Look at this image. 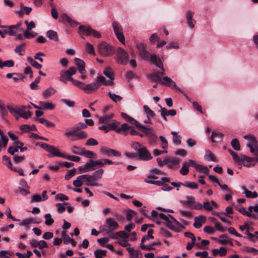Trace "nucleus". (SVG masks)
I'll return each mask as SVG.
<instances>
[{
    "label": "nucleus",
    "instance_id": "obj_14",
    "mask_svg": "<svg viewBox=\"0 0 258 258\" xmlns=\"http://www.w3.org/2000/svg\"><path fill=\"white\" fill-rule=\"evenodd\" d=\"M139 131L145 133L146 136L148 137L149 142L151 144H153L156 142L158 137L154 132L152 128H148L143 125Z\"/></svg>",
    "mask_w": 258,
    "mask_h": 258
},
{
    "label": "nucleus",
    "instance_id": "obj_63",
    "mask_svg": "<svg viewBox=\"0 0 258 258\" xmlns=\"http://www.w3.org/2000/svg\"><path fill=\"white\" fill-rule=\"evenodd\" d=\"M62 238H63V243L66 244L70 243L71 238L66 231H62L61 233Z\"/></svg>",
    "mask_w": 258,
    "mask_h": 258
},
{
    "label": "nucleus",
    "instance_id": "obj_25",
    "mask_svg": "<svg viewBox=\"0 0 258 258\" xmlns=\"http://www.w3.org/2000/svg\"><path fill=\"white\" fill-rule=\"evenodd\" d=\"M194 13L191 11H188L186 13V19L187 23L188 26L191 28L193 29L195 27V21L193 19Z\"/></svg>",
    "mask_w": 258,
    "mask_h": 258
},
{
    "label": "nucleus",
    "instance_id": "obj_45",
    "mask_svg": "<svg viewBox=\"0 0 258 258\" xmlns=\"http://www.w3.org/2000/svg\"><path fill=\"white\" fill-rule=\"evenodd\" d=\"M85 49L89 54L93 55H95L94 47L91 44L88 42L86 43L85 44Z\"/></svg>",
    "mask_w": 258,
    "mask_h": 258
},
{
    "label": "nucleus",
    "instance_id": "obj_16",
    "mask_svg": "<svg viewBox=\"0 0 258 258\" xmlns=\"http://www.w3.org/2000/svg\"><path fill=\"white\" fill-rule=\"evenodd\" d=\"M138 159L144 161L150 160L152 158L151 154L145 146L142 147L137 153Z\"/></svg>",
    "mask_w": 258,
    "mask_h": 258
},
{
    "label": "nucleus",
    "instance_id": "obj_13",
    "mask_svg": "<svg viewBox=\"0 0 258 258\" xmlns=\"http://www.w3.org/2000/svg\"><path fill=\"white\" fill-rule=\"evenodd\" d=\"M112 25L114 32L118 40L121 43L124 44L125 39L123 34V30L121 26L116 22H113Z\"/></svg>",
    "mask_w": 258,
    "mask_h": 258
},
{
    "label": "nucleus",
    "instance_id": "obj_1",
    "mask_svg": "<svg viewBox=\"0 0 258 258\" xmlns=\"http://www.w3.org/2000/svg\"><path fill=\"white\" fill-rule=\"evenodd\" d=\"M136 46L139 55L143 59L150 61L162 70V72H156L152 75V78L154 81L161 83L163 80V76L165 74L161 59L157 57L156 54H151L148 51L146 50L147 46L146 44L138 42L136 43Z\"/></svg>",
    "mask_w": 258,
    "mask_h": 258
},
{
    "label": "nucleus",
    "instance_id": "obj_27",
    "mask_svg": "<svg viewBox=\"0 0 258 258\" xmlns=\"http://www.w3.org/2000/svg\"><path fill=\"white\" fill-rule=\"evenodd\" d=\"M194 220L195 222L194 226L196 228H200L202 227L203 224L205 223L206 218L204 216H200L199 217H196Z\"/></svg>",
    "mask_w": 258,
    "mask_h": 258
},
{
    "label": "nucleus",
    "instance_id": "obj_23",
    "mask_svg": "<svg viewBox=\"0 0 258 258\" xmlns=\"http://www.w3.org/2000/svg\"><path fill=\"white\" fill-rule=\"evenodd\" d=\"M163 162L164 164H168V166L171 168L175 166L178 167L179 164V159L175 157L165 159Z\"/></svg>",
    "mask_w": 258,
    "mask_h": 258
},
{
    "label": "nucleus",
    "instance_id": "obj_21",
    "mask_svg": "<svg viewBox=\"0 0 258 258\" xmlns=\"http://www.w3.org/2000/svg\"><path fill=\"white\" fill-rule=\"evenodd\" d=\"M20 190L22 194L26 195L30 193L29 191V186L24 179H21L20 181Z\"/></svg>",
    "mask_w": 258,
    "mask_h": 258
},
{
    "label": "nucleus",
    "instance_id": "obj_4",
    "mask_svg": "<svg viewBox=\"0 0 258 258\" xmlns=\"http://www.w3.org/2000/svg\"><path fill=\"white\" fill-rule=\"evenodd\" d=\"M150 218L155 220L159 217L160 218L165 220L167 222V226L169 228L174 229V227L173 223H177V221L175 218L170 215H165L162 213L158 214L156 211H151V216H149Z\"/></svg>",
    "mask_w": 258,
    "mask_h": 258
},
{
    "label": "nucleus",
    "instance_id": "obj_2",
    "mask_svg": "<svg viewBox=\"0 0 258 258\" xmlns=\"http://www.w3.org/2000/svg\"><path fill=\"white\" fill-rule=\"evenodd\" d=\"M104 169L99 168L92 175L83 174L77 177L73 181V185L76 187H81L84 183L90 186H100L102 184L98 180L102 178L104 173Z\"/></svg>",
    "mask_w": 258,
    "mask_h": 258
},
{
    "label": "nucleus",
    "instance_id": "obj_37",
    "mask_svg": "<svg viewBox=\"0 0 258 258\" xmlns=\"http://www.w3.org/2000/svg\"><path fill=\"white\" fill-rule=\"evenodd\" d=\"M203 207L205 210H212L214 208H217V204L213 201L211 202H205Z\"/></svg>",
    "mask_w": 258,
    "mask_h": 258
},
{
    "label": "nucleus",
    "instance_id": "obj_3",
    "mask_svg": "<svg viewBox=\"0 0 258 258\" xmlns=\"http://www.w3.org/2000/svg\"><path fill=\"white\" fill-rule=\"evenodd\" d=\"M77 72V69L74 67H70L68 70H62L60 72L59 81L63 83H67L68 81H71L76 87L80 83L79 81L74 79L72 76Z\"/></svg>",
    "mask_w": 258,
    "mask_h": 258
},
{
    "label": "nucleus",
    "instance_id": "obj_22",
    "mask_svg": "<svg viewBox=\"0 0 258 258\" xmlns=\"http://www.w3.org/2000/svg\"><path fill=\"white\" fill-rule=\"evenodd\" d=\"M75 64L77 66L78 70L81 74H84L86 73L85 63L83 60L76 58L75 59Z\"/></svg>",
    "mask_w": 258,
    "mask_h": 258
},
{
    "label": "nucleus",
    "instance_id": "obj_57",
    "mask_svg": "<svg viewBox=\"0 0 258 258\" xmlns=\"http://www.w3.org/2000/svg\"><path fill=\"white\" fill-rule=\"evenodd\" d=\"M35 222V220L33 218H29L25 219H24L20 223V225L22 226H26L31 223H34Z\"/></svg>",
    "mask_w": 258,
    "mask_h": 258
},
{
    "label": "nucleus",
    "instance_id": "obj_39",
    "mask_svg": "<svg viewBox=\"0 0 258 258\" xmlns=\"http://www.w3.org/2000/svg\"><path fill=\"white\" fill-rule=\"evenodd\" d=\"M119 124L120 122L115 120H113L111 123H108L110 131H115L116 132H117Z\"/></svg>",
    "mask_w": 258,
    "mask_h": 258
},
{
    "label": "nucleus",
    "instance_id": "obj_31",
    "mask_svg": "<svg viewBox=\"0 0 258 258\" xmlns=\"http://www.w3.org/2000/svg\"><path fill=\"white\" fill-rule=\"evenodd\" d=\"M21 25V23H19L17 25H11L9 26L7 29L5 30V33H7L10 36L14 35L16 32L14 30V29H17L20 27Z\"/></svg>",
    "mask_w": 258,
    "mask_h": 258
},
{
    "label": "nucleus",
    "instance_id": "obj_29",
    "mask_svg": "<svg viewBox=\"0 0 258 258\" xmlns=\"http://www.w3.org/2000/svg\"><path fill=\"white\" fill-rule=\"evenodd\" d=\"M95 160H90L89 162L86 163L83 167L84 172H88L95 169L96 164L94 163Z\"/></svg>",
    "mask_w": 258,
    "mask_h": 258
},
{
    "label": "nucleus",
    "instance_id": "obj_48",
    "mask_svg": "<svg viewBox=\"0 0 258 258\" xmlns=\"http://www.w3.org/2000/svg\"><path fill=\"white\" fill-rule=\"evenodd\" d=\"M144 109L146 113L148 118H153L155 116V113L148 106L144 105Z\"/></svg>",
    "mask_w": 258,
    "mask_h": 258
},
{
    "label": "nucleus",
    "instance_id": "obj_30",
    "mask_svg": "<svg viewBox=\"0 0 258 258\" xmlns=\"http://www.w3.org/2000/svg\"><path fill=\"white\" fill-rule=\"evenodd\" d=\"M114 113H112L101 116L99 119V123L108 124L110 120L114 117Z\"/></svg>",
    "mask_w": 258,
    "mask_h": 258
},
{
    "label": "nucleus",
    "instance_id": "obj_5",
    "mask_svg": "<svg viewBox=\"0 0 258 258\" xmlns=\"http://www.w3.org/2000/svg\"><path fill=\"white\" fill-rule=\"evenodd\" d=\"M64 135L69 138L71 137V141L82 140L88 137V134L86 132L81 131L77 133L73 127L67 128Z\"/></svg>",
    "mask_w": 258,
    "mask_h": 258
},
{
    "label": "nucleus",
    "instance_id": "obj_40",
    "mask_svg": "<svg viewBox=\"0 0 258 258\" xmlns=\"http://www.w3.org/2000/svg\"><path fill=\"white\" fill-rule=\"evenodd\" d=\"M171 134L173 136V142L176 145H179L181 143V137L178 135V133L175 131H172Z\"/></svg>",
    "mask_w": 258,
    "mask_h": 258
},
{
    "label": "nucleus",
    "instance_id": "obj_35",
    "mask_svg": "<svg viewBox=\"0 0 258 258\" xmlns=\"http://www.w3.org/2000/svg\"><path fill=\"white\" fill-rule=\"evenodd\" d=\"M242 189L243 190V193L244 194L247 198H256L258 196V194L256 191L252 192L248 189H247L245 187H242Z\"/></svg>",
    "mask_w": 258,
    "mask_h": 258
},
{
    "label": "nucleus",
    "instance_id": "obj_11",
    "mask_svg": "<svg viewBox=\"0 0 258 258\" xmlns=\"http://www.w3.org/2000/svg\"><path fill=\"white\" fill-rule=\"evenodd\" d=\"M79 33L82 37L83 35L89 36L92 35L95 38H101V35L98 31L92 29L90 27H85L81 25L79 27Z\"/></svg>",
    "mask_w": 258,
    "mask_h": 258
},
{
    "label": "nucleus",
    "instance_id": "obj_49",
    "mask_svg": "<svg viewBox=\"0 0 258 258\" xmlns=\"http://www.w3.org/2000/svg\"><path fill=\"white\" fill-rule=\"evenodd\" d=\"M84 148H81L77 146H73L71 149V151L73 153L81 155L84 150Z\"/></svg>",
    "mask_w": 258,
    "mask_h": 258
},
{
    "label": "nucleus",
    "instance_id": "obj_41",
    "mask_svg": "<svg viewBox=\"0 0 258 258\" xmlns=\"http://www.w3.org/2000/svg\"><path fill=\"white\" fill-rule=\"evenodd\" d=\"M81 156H84V157L87 158L92 159L95 157L96 154L93 152L89 150H87L85 148H84Z\"/></svg>",
    "mask_w": 258,
    "mask_h": 258
},
{
    "label": "nucleus",
    "instance_id": "obj_10",
    "mask_svg": "<svg viewBox=\"0 0 258 258\" xmlns=\"http://www.w3.org/2000/svg\"><path fill=\"white\" fill-rule=\"evenodd\" d=\"M80 84L76 86L78 88L82 89L87 94H91L96 92L99 89V84L96 82L85 85L82 82L79 81Z\"/></svg>",
    "mask_w": 258,
    "mask_h": 258
},
{
    "label": "nucleus",
    "instance_id": "obj_17",
    "mask_svg": "<svg viewBox=\"0 0 258 258\" xmlns=\"http://www.w3.org/2000/svg\"><path fill=\"white\" fill-rule=\"evenodd\" d=\"M117 60L118 63L125 64L128 61V53L123 49L119 48L117 51Z\"/></svg>",
    "mask_w": 258,
    "mask_h": 258
},
{
    "label": "nucleus",
    "instance_id": "obj_43",
    "mask_svg": "<svg viewBox=\"0 0 258 258\" xmlns=\"http://www.w3.org/2000/svg\"><path fill=\"white\" fill-rule=\"evenodd\" d=\"M154 232V230L152 229H150L148 231V233L147 235H145L143 237L142 239L141 242L144 243L146 240H149L150 239H154V236L153 235V233Z\"/></svg>",
    "mask_w": 258,
    "mask_h": 258
},
{
    "label": "nucleus",
    "instance_id": "obj_53",
    "mask_svg": "<svg viewBox=\"0 0 258 258\" xmlns=\"http://www.w3.org/2000/svg\"><path fill=\"white\" fill-rule=\"evenodd\" d=\"M130 129H131V127L128 126L127 123H123L120 126H118V128L117 130V133H119L122 132H126Z\"/></svg>",
    "mask_w": 258,
    "mask_h": 258
},
{
    "label": "nucleus",
    "instance_id": "obj_59",
    "mask_svg": "<svg viewBox=\"0 0 258 258\" xmlns=\"http://www.w3.org/2000/svg\"><path fill=\"white\" fill-rule=\"evenodd\" d=\"M188 167V164L187 163H184L182 165V167L180 170V173L183 175H186L189 172Z\"/></svg>",
    "mask_w": 258,
    "mask_h": 258
},
{
    "label": "nucleus",
    "instance_id": "obj_20",
    "mask_svg": "<svg viewBox=\"0 0 258 258\" xmlns=\"http://www.w3.org/2000/svg\"><path fill=\"white\" fill-rule=\"evenodd\" d=\"M59 21L63 23L67 21L72 27H75L78 25V23L76 21L73 20L66 14H63L60 16Z\"/></svg>",
    "mask_w": 258,
    "mask_h": 258
},
{
    "label": "nucleus",
    "instance_id": "obj_58",
    "mask_svg": "<svg viewBox=\"0 0 258 258\" xmlns=\"http://www.w3.org/2000/svg\"><path fill=\"white\" fill-rule=\"evenodd\" d=\"M196 169L199 172L208 173L209 172V168L208 167L201 165L198 164Z\"/></svg>",
    "mask_w": 258,
    "mask_h": 258
},
{
    "label": "nucleus",
    "instance_id": "obj_56",
    "mask_svg": "<svg viewBox=\"0 0 258 258\" xmlns=\"http://www.w3.org/2000/svg\"><path fill=\"white\" fill-rule=\"evenodd\" d=\"M250 149V153L255 156L258 157V145L248 147Z\"/></svg>",
    "mask_w": 258,
    "mask_h": 258
},
{
    "label": "nucleus",
    "instance_id": "obj_12",
    "mask_svg": "<svg viewBox=\"0 0 258 258\" xmlns=\"http://www.w3.org/2000/svg\"><path fill=\"white\" fill-rule=\"evenodd\" d=\"M181 204L186 206L191 209H201L202 205L195 201V199L192 196H187L186 199L180 201Z\"/></svg>",
    "mask_w": 258,
    "mask_h": 258
},
{
    "label": "nucleus",
    "instance_id": "obj_24",
    "mask_svg": "<svg viewBox=\"0 0 258 258\" xmlns=\"http://www.w3.org/2000/svg\"><path fill=\"white\" fill-rule=\"evenodd\" d=\"M243 138L248 141L247 143V147L258 145L257 141L253 135L249 134L245 135Z\"/></svg>",
    "mask_w": 258,
    "mask_h": 258
},
{
    "label": "nucleus",
    "instance_id": "obj_54",
    "mask_svg": "<svg viewBox=\"0 0 258 258\" xmlns=\"http://www.w3.org/2000/svg\"><path fill=\"white\" fill-rule=\"evenodd\" d=\"M38 120L39 121V122L41 123H42V124H45L46 126H48V127H50V126H54L55 124L47 120V119H46L45 118H39L38 119Z\"/></svg>",
    "mask_w": 258,
    "mask_h": 258
},
{
    "label": "nucleus",
    "instance_id": "obj_32",
    "mask_svg": "<svg viewBox=\"0 0 258 258\" xmlns=\"http://www.w3.org/2000/svg\"><path fill=\"white\" fill-rule=\"evenodd\" d=\"M106 224L108 228L112 230L116 229L118 227V223L113 218L107 219Z\"/></svg>",
    "mask_w": 258,
    "mask_h": 258
},
{
    "label": "nucleus",
    "instance_id": "obj_52",
    "mask_svg": "<svg viewBox=\"0 0 258 258\" xmlns=\"http://www.w3.org/2000/svg\"><path fill=\"white\" fill-rule=\"evenodd\" d=\"M108 95L111 99L115 102H119L122 100L121 96L111 93V92H108Z\"/></svg>",
    "mask_w": 258,
    "mask_h": 258
},
{
    "label": "nucleus",
    "instance_id": "obj_26",
    "mask_svg": "<svg viewBox=\"0 0 258 258\" xmlns=\"http://www.w3.org/2000/svg\"><path fill=\"white\" fill-rule=\"evenodd\" d=\"M161 116L165 120H167V116L171 115L174 116L176 114V112L174 109H171L168 110L165 108H161L160 110Z\"/></svg>",
    "mask_w": 258,
    "mask_h": 258
},
{
    "label": "nucleus",
    "instance_id": "obj_55",
    "mask_svg": "<svg viewBox=\"0 0 258 258\" xmlns=\"http://www.w3.org/2000/svg\"><path fill=\"white\" fill-rule=\"evenodd\" d=\"M3 162L10 169L13 167L10 158L6 155L3 156Z\"/></svg>",
    "mask_w": 258,
    "mask_h": 258
},
{
    "label": "nucleus",
    "instance_id": "obj_42",
    "mask_svg": "<svg viewBox=\"0 0 258 258\" xmlns=\"http://www.w3.org/2000/svg\"><path fill=\"white\" fill-rule=\"evenodd\" d=\"M104 74L111 80L114 79V74L110 68H106L103 72Z\"/></svg>",
    "mask_w": 258,
    "mask_h": 258
},
{
    "label": "nucleus",
    "instance_id": "obj_19",
    "mask_svg": "<svg viewBox=\"0 0 258 258\" xmlns=\"http://www.w3.org/2000/svg\"><path fill=\"white\" fill-rule=\"evenodd\" d=\"M161 84L169 87L175 88L177 90L180 91L181 93L183 94L184 91L180 88L176 86V83L169 77L167 76H163V80Z\"/></svg>",
    "mask_w": 258,
    "mask_h": 258
},
{
    "label": "nucleus",
    "instance_id": "obj_46",
    "mask_svg": "<svg viewBox=\"0 0 258 258\" xmlns=\"http://www.w3.org/2000/svg\"><path fill=\"white\" fill-rule=\"evenodd\" d=\"M46 35L49 38H50L54 41L58 40V37H57V33L56 32H55L54 31H52V30L48 31V32H47Z\"/></svg>",
    "mask_w": 258,
    "mask_h": 258
},
{
    "label": "nucleus",
    "instance_id": "obj_62",
    "mask_svg": "<svg viewBox=\"0 0 258 258\" xmlns=\"http://www.w3.org/2000/svg\"><path fill=\"white\" fill-rule=\"evenodd\" d=\"M96 258H102L106 256V251L104 250H97L95 251Z\"/></svg>",
    "mask_w": 258,
    "mask_h": 258
},
{
    "label": "nucleus",
    "instance_id": "obj_44",
    "mask_svg": "<svg viewBox=\"0 0 258 258\" xmlns=\"http://www.w3.org/2000/svg\"><path fill=\"white\" fill-rule=\"evenodd\" d=\"M205 158L208 161L217 162L216 158L215 155L210 151H207L205 156Z\"/></svg>",
    "mask_w": 258,
    "mask_h": 258
},
{
    "label": "nucleus",
    "instance_id": "obj_38",
    "mask_svg": "<svg viewBox=\"0 0 258 258\" xmlns=\"http://www.w3.org/2000/svg\"><path fill=\"white\" fill-rule=\"evenodd\" d=\"M57 210H73V208L68 203L63 202L56 205Z\"/></svg>",
    "mask_w": 258,
    "mask_h": 258
},
{
    "label": "nucleus",
    "instance_id": "obj_34",
    "mask_svg": "<svg viewBox=\"0 0 258 258\" xmlns=\"http://www.w3.org/2000/svg\"><path fill=\"white\" fill-rule=\"evenodd\" d=\"M39 104L42 106L41 109H50L52 110L54 108V105L51 102H45L40 101L39 102Z\"/></svg>",
    "mask_w": 258,
    "mask_h": 258
},
{
    "label": "nucleus",
    "instance_id": "obj_9",
    "mask_svg": "<svg viewBox=\"0 0 258 258\" xmlns=\"http://www.w3.org/2000/svg\"><path fill=\"white\" fill-rule=\"evenodd\" d=\"M36 146H39L41 148L45 150L47 152L50 153L53 156L63 158L64 154L60 153L56 147L49 145L44 143H37Z\"/></svg>",
    "mask_w": 258,
    "mask_h": 258
},
{
    "label": "nucleus",
    "instance_id": "obj_36",
    "mask_svg": "<svg viewBox=\"0 0 258 258\" xmlns=\"http://www.w3.org/2000/svg\"><path fill=\"white\" fill-rule=\"evenodd\" d=\"M56 92V90L51 87H50L47 89H46L43 92V96L44 98L46 99L50 97L51 96L53 95Z\"/></svg>",
    "mask_w": 258,
    "mask_h": 258
},
{
    "label": "nucleus",
    "instance_id": "obj_15",
    "mask_svg": "<svg viewBox=\"0 0 258 258\" xmlns=\"http://www.w3.org/2000/svg\"><path fill=\"white\" fill-rule=\"evenodd\" d=\"M100 153L103 156H106L109 157H120L121 153L118 151L111 149L107 147H102L100 149Z\"/></svg>",
    "mask_w": 258,
    "mask_h": 258
},
{
    "label": "nucleus",
    "instance_id": "obj_51",
    "mask_svg": "<svg viewBox=\"0 0 258 258\" xmlns=\"http://www.w3.org/2000/svg\"><path fill=\"white\" fill-rule=\"evenodd\" d=\"M28 61L29 63L34 68L37 69H40L42 68V65L39 63H38L36 61H35L33 58L31 57H28Z\"/></svg>",
    "mask_w": 258,
    "mask_h": 258
},
{
    "label": "nucleus",
    "instance_id": "obj_7",
    "mask_svg": "<svg viewBox=\"0 0 258 258\" xmlns=\"http://www.w3.org/2000/svg\"><path fill=\"white\" fill-rule=\"evenodd\" d=\"M235 163L238 165L242 164L244 166H254L258 162V157H248L244 155L240 154L238 159Z\"/></svg>",
    "mask_w": 258,
    "mask_h": 258
},
{
    "label": "nucleus",
    "instance_id": "obj_47",
    "mask_svg": "<svg viewBox=\"0 0 258 258\" xmlns=\"http://www.w3.org/2000/svg\"><path fill=\"white\" fill-rule=\"evenodd\" d=\"M231 145L234 150L236 151H239L240 150L239 142L237 139H233L231 142Z\"/></svg>",
    "mask_w": 258,
    "mask_h": 258
},
{
    "label": "nucleus",
    "instance_id": "obj_50",
    "mask_svg": "<svg viewBox=\"0 0 258 258\" xmlns=\"http://www.w3.org/2000/svg\"><path fill=\"white\" fill-rule=\"evenodd\" d=\"M126 120L130 123L135 125L139 130H140L143 126V125L130 116L127 118Z\"/></svg>",
    "mask_w": 258,
    "mask_h": 258
},
{
    "label": "nucleus",
    "instance_id": "obj_60",
    "mask_svg": "<svg viewBox=\"0 0 258 258\" xmlns=\"http://www.w3.org/2000/svg\"><path fill=\"white\" fill-rule=\"evenodd\" d=\"M25 38L27 39H31L35 37L36 36V33L31 31V30H26L24 32Z\"/></svg>",
    "mask_w": 258,
    "mask_h": 258
},
{
    "label": "nucleus",
    "instance_id": "obj_6",
    "mask_svg": "<svg viewBox=\"0 0 258 258\" xmlns=\"http://www.w3.org/2000/svg\"><path fill=\"white\" fill-rule=\"evenodd\" d=\"M7 107L13 115H19L21 117L26 119L30 116L25 112L24 110L26 108L25 106L8 105Z\"/></svg>",
    "mask_w": 258,
    "mask_h": 258
},
{
    "label": "nucleus",
    "instance_id": "obj_64",
    "mask_svg": "<svg viewBox=\"0 0 258 258\" xmlns=\"http://www.w3.org/2000/svg\"><path fill=\"white\" fill-rule=\"evenodd\" d=\"M98 144V141L94 138H89L86 142V146H96Z\"/></svg>",
    "mask_w": 258,
    "mask_h": 258
},
{
    "label": "nucleus",
    "instance_id": "obj_33",
    "mask_svg": "<svg viewBox=\"0 0 258 258\" xmlns=\"http://www.w3.org/2000/svg\"><path fill=\"white\" fill-rule=\"evenodd\" d=\"M223 135L218 132H213L211 136L212 141L214 143L218 142L222 140Z\"/></svg>",
    "mask_w": 258,
    "mask_h": 258
},
{
    "label": "nucleus",
    "instance_id": "obj_61",
    "mask_svg": "<svg viewBox=\"0 0 258 258\" xmlns=\"http://www.w3.org/2000/svg\"><path fill=\"white\" fill-rule=\"evenodd\" d=\"M159 138L161 143L162 148L164 150H166L168 148V142H167V140L162 136H159Z\"/></svg>",
    "mask_w": 258,
    "mask_h": 258
},
{
    "label": "nucleus",
    "instance_id": "obj_8",
    "mask_svg": "<svg viewBox=\"0 0 258 258\" xmlns=\"http://www.w3.org/2000/svg\"><path fill=\"white\" fill-rule=\"evenodd\" d=\"M98 50L99 53L103 56L111 55L114 52V48L105 42H101L98 44Z\"/></svg>",
    "mask_w": 258,
    "mask_h": 258
},
{
    "label": "nucleus",
    "instance_id": "obj_28",
    "mask_svg": "<svg viewBox=\"0 0 258 258\" xmlns=\"http://www.w3.org/2000/svg\"><path fill=\"white\" fill-rule=\"evenodd\" d=\"M94 163L96 164V166L101 167H103L105 165H112L114 163L109 159L104 158L100 160H96Z\"/></svg>",
    "mask_w": 258,
    "mask_h": 258
},
{
    "label": "nucleus",
    "instance_id": "obj_18",
    "mask_svg": "<svg viewBox=\"0 0 258 258\" xmlns=\"http://www.w3.org/2000/svg\"><path fill=\"white\" fill-rule=\"evenodd\" d=\"M161 84L169 87L175 88L177 90L180 91L181 93L183 94L184 91L180 88L176 86V83L169 77L167 76H163V80Z\"/></svg>",
    "mask_w": 258,
    "mask_h": 258
}]
</instances>
